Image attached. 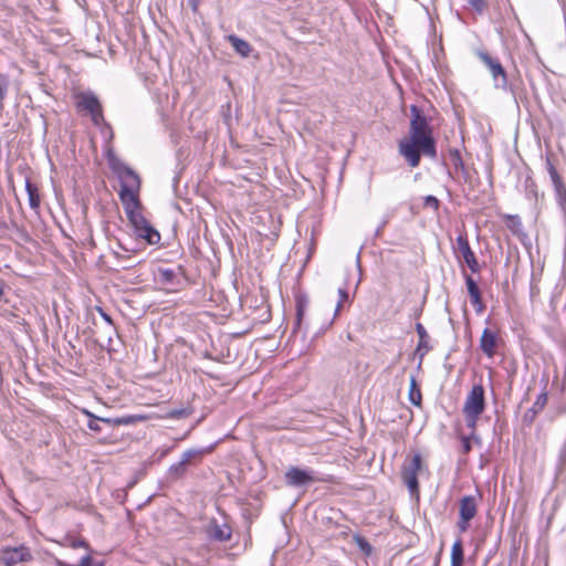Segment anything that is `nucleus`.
Listing matches in <instances>:
<instances>
[{
	"instance_id": "obj_1",
	"label": "nucleus",
	"mask_w": 566,
	"mask_h": 566,
	"mask_svg": "<svg viewBox=\"0 0 566 566\" xmlns=\"http://www.w3.org/2000/svg\"><path fill=\"white\" fill-rule=\"evenodd\" d=\"M117 174L120 181L119 198L135 234L149 244L158 243L160 241L159 232L151 227L140 212L139 176L127 166L120 167Z\"/></svg>"
},
{
	"instance_id": "obj_2",
	"label": "nucleus",
	"mask_w": 566,
	"mask_h": 566,
	"mask_svg": "<svg viewBox=\"0 0 566 566\" xmlns=\"http://www.w3.org/2000/svg\"><path fill=\"white\" fill-rule=\"evenodd\" d=\"M410 113L409 135L399 142L398 149L409 166L415 168L420 164L421 154L436 158L437 150L432 129L422 112L416 105H411Z\"/></svg>"
},
{
	"instance_id": "obj_3",
	"label": "nucleus",
	"mask_w": 566,
	"mask_h": 566,
	"mask_svg": "<svg viewBox=\"0 0 566 566\" xmlns=\"http://www.w3.org/2000/svg\"><path fill=\"white\" fill-rule=\"evenodd\" d=\"M485 409L484 389L482 385H474L468 394L464 405L463 413L465 416L467 426L472 430L475 428L479 417Z\"/></svg>"
},
{
	"instance_id": "obj_4",
	"label": "nucleus",
	"mask_w": 566,
	"mask_h": 566,
	"mask_svg": "<svg viewBox=\"0 0 566 566\" xmlns=\"http://www.w3.org/2000/svg\"><path fill=\"white\" fill-rule=\"evenodd\" d=\"M75 98L76 107L78 108V111H84L87 114H90L94 125H105L107 126V128H109V126L105 123L102 105L94 93L81 92L76 94Z\"/></svg>"
},
{
	"instance_id": "obj_5",
	"label": "nucleus",
	"mask_w": 566,
	"mask_h": 566,
	"mask_svg": "<svg viewBox=\"0 0 566 566\" xmlns=\"http://www.w3.org/2000/svg\"><path fill=\"white\" fill-rule=\"evenodd\" d=\"M422 469V459L419 453L407 459L402 465V480L412 495L419 492L418 475Z\"/></svg>"
},
{
	"instance_id": "obj_6",
	"label": "nucleus",
	"mask_w": 566,
	"mask_h": 566,
	"mask_svg": "<svg viewBox=\"0 0 566 566\" xmlns=\"http://www.w3.org/2000/svg\"><path fill=\"white\" fill-rule=\"evenodd\" d=\"M475 54L480 61L489 69L494 82V87L506 90L507 76L500 61L495 57H492L488 52L482 50H478Z\"/></svg>"
},
{
	"instance_id": "obj_7",
	"label": "nucleus",
	"mask_w": 566,
	"mask_h": 566,
	"mask_svg": "<svg viewBox=\"0 0 566 566\" xmlns=\"http://www.w3.org/2000/svg\"><path fill=\"white\" fill-rule=\"evenodd\" d=\"M31 559L32 554L24 545H20L18 547H3L0 549V560L4 566H14L18 563L30 562Z\"/></svg>"
},
{
	"instance_id": "obj_8",
	"label": "nucleus",
	"mask_w": 566,
	"mask_h": 566,
	"mask_svg": "<svg viewBox=\"0 0 566 566\" xmlns=\"http://www.w3.org/2000/svg\"><path fill=\"white\" fill-rule=\"evenodd\" d=\"M476 511L478 503L475 496L465 495L460 500V520L458 522V527L461 532H465L468 530L469 522L476 515Z\"/></svg>"
},
{
	"instance_id": "obj_9",
	"label": "nucleus",
	"mask_w": 566,
	"mask_h": 566,
	"mask_svg": "<svg viewBox=\"0 0 566 566\" xmlns=\"http://www.w3.org/2000/svg\"><path fill=\"white\" fill-rule=\"evenodd\" d=\"M454 250L458 256L463 259L473 273H478L480 271V264L474 252L470 248L467 235L460 234L457 238Z\"/></svg>"
},
{
	"instance_id": "obj_10",
	"label": "nucleus",
	"mask_w": 566,
	"mask_h": 566,
	"mask_svg": "<svg viewBox=\"0 0 566 566\" xmlns=\"http://www.w3.org/2000/svg\"><path fill=\"white\" fill-rule=\"evenodd\" d=\"M285 483L290 486H303L315 481L312 470L291 467L284 474Z\"/></svg>"
},
{
	"instance_id": "obj_11",
	"label": "nucleus",
	"mask_w": 566,
	"mask_h": 566,
	"mask_svg": "<svg viewBox=\"0 0 566 566\" xmlns=\"http://www.w3.org/2000/svg\"><path fill=\"white\" fill-rule=\"evenodd\" d=\"M496 346V335L490 328H485L480 339V347L482 352L489 357H493Z\"/></svg>"
},
{
	"instance_id": "obj_12",
	"label": "nucleus",
	"mask_w": 566,
	"mask_h": 566,
	"mask_svg": "<svg viewBox=\"0 0 566 566\" xmlns=\"http://www.w3.org/2000/svg\"><path fill=\"white\" fill-rule=\"evenodd\" d=\"M465 284L468 289V293L470 295L471 303L475 307L478 313H481L483 311V304L481 300V293L478 287V284L470 275H465Z\"/></svg>"
},
{
	"instance_id": "obj_13",
	"label": "nucleus",
	"mask_w": 566,
	"mask_h": 566,
	"mask_svg": "<svg viewBox=\"0 0 566 566\" xmlns=\"http://www.w3.org/2000/svg\"><path fill=\"white\" fill-rule=\"evenodd\" d=\"M85 413L91 417V420L87 423V427L93 431H101L99 422H105L112 426H119V424H128L129 420L127 418H98L94 417L91 412L85 411Z\"/></svg>"
},
{
	"instance_id": "obj_14",
	"label": "nucleus",
	"mask_w": 566,
	"mask_h": 566,
	"mask_svg": "<svg viewBox=\"0 0 566 566\" xmlns=\"http://www.w3.org/2000/svg\"><path fill=\"white\" fill-rule=\"evenodd\" d=\"M209 536L212 539H216L219 542H226V541L230 539V537H231V528L226 524H223V525L213 524L209 528Z\"/></svg>"
},
{
	"instance_id": "obj_15",
	"label": "nucleus",
	"mask_w": 566,
	"mask_h": 566,
	"mask_svg": "<svg viewBox=\"0 0 566 566\" xmlns=\"http://www.w3.org/2000/svg\"><path fill=\"white\" fill-rule=\"evenodd\" d=\"M229 42L232 44L233 49L238 54L243 57H248L251 53V45L243 39H240L235 35L228 36Z\"/></svg>"
},
{
	"instance_id": "obj_16",
	"label": "nucleus",
	"mask_w": 566,
	"mask_h": 566,
	"mask_svg": "<svg viewBox=\"0 0 566 566\" xmlns=\"http://www.w3.org/2000/svg\"><path fill=\"white\" fill-rule=\"evenodd\" d=\"M463 565V546L462 541L457 539L451 548V566Z\"/></svg>"
},
{
	"instance_id": "obj_17",
	"label": "nucleus",
	"mask_w": 566,
	"mask_h": 566,
	"mask_svg": "<svg viewBox=\"0 0 566 566\" xmlns=\"http://www.w3.org/2000/svg\"><path fill=\"white\" fill-rule=\"evenodd\" d=\"M25 190L29 197V205L32 209H38L40 206V196L38 193V188L29 180H25Z\"/></svg>"
},
{
	"instance_id": "obj_18",
	"label": "nucleus",
	"mask_w": 566,
	"mask_h": 566,
	"mask_svg": "<svg viewBox=\"0 0 566 566\" xmlns=\"http://www.w3.org/2000/svg\"><path fill=\"white\" fill-rule=\"evenodd\" d=\"M408 397H409V401L412 405L418 406V407L421 405L422 396H421V391L417 385L415 376L410 377V387H409Z\"/></svg>"
},
{
	"instance_id": "obj_19",
	"label": "nucleus",
	"mask_w": 566,
	"mask_h": 566,
	"mask_svg": "<svg viewBox=\"0 0 566 566\" xmlns=\"http://www.w3.org/2000/svg\"><path fill=\"white\" fill-rule=\"evenodd\" d=\"M209 451L210 449H189L182 453L180 460L188 467L190 463H192V461L200 459L206 452Z\"/></svg>"
},
{
	"instance_id": "obj_20",
	"label": "nucleus",
	"mask_w": 566,
	"mask_h": 566,
	"mask_svg": "<svg viewBox=\"0 0 566 566\" xmlns=\"http://www.w3.org/2000/svg\"><path fill=\"white\" fill-rule=\"evenodd\" d=\"M553 187L555 190L556 199L560 207L565 208L566 206V186L564 185L563 180H557L553 182Z\"/></svg>"
},
{
	"instance_id": "obj_21",
	"label": "nucleus",
	"mask_w": 566,
	"mask_h": 566,
	"mask_svg": "<svg viewBox=\"0 0 566 566\" xmlns=\"http://www.w3.org/2000/svg\"><path fill=\"white\" fill-rule=\"evenodd\" d=\"M186 470H187V464L182 463V461L179 460L177 463L172 464L169 468L168 475L170 479L176 480V479L181 478L186 473Z\"/></svg>"
},
{
	"instance_id": "obj_22",
	"label": "nucleus",
	"mask_w": 566,
	"mask_h": 566,
	"mask_svg": "<svg viewBox=\"0 0 566 566\" xmlns=\"http://www.w3.org/2000/svg\"><path fill=\"white\" fill-rule=\"evenodd\" d=\"M545 167H546V170H547V172H548V175L551 177L552 184L562 179L560 176L558 175V172H557L553 161H552L551 154L546 155Z\"/></svg>"
},
{
	"instance_id": "obj_23",
	"label": "nucleus",
	"mask_w": 566,
	"mask_h": 566,
	"mask_svg": "<svg viewBox=\"0 0 566 566\" xmlns=\"http://www.w3.org/2000/svg\"><path fill=\"white\" fill-rule=\"evenodd\" d=\"M338 296H339V300L337 302V305H336V310H335V315L338 314L340 307H342V304L344 302H347L348 301V293L346 292L345 289H338Z\"/></svg>"
},
{
	"instance_id": "obj_24",
	"label": "nucleus",
	"mask_w": 566,
	"mask_h": 566,
	"mask_svg": "<svg viewBox=\"0 0 566 566\" xmlns=\"http://www.w3.org/2000/svg\"><path fill=\"white\" fill-rule=\"evenodd\" d=\"M305 312V305L302 302L297 303L296 306V327L301 326V322Z\"/></svg>"
},
{
	"instance_id": "obj_25",
	"label": "nucleus",
	"mask_w": 566,
	"mask_h": 566,
	"mask_svg": "<svg viewBox=\"0 0 566 566\" xmlns=\"http://www.w3.org/2000/svg\"><path fill=\"white\" fill-rule=\"evenodd\" d=\"M416 331H417V334H418V336L420 338L419 346H421L423 340L428 337V333H427L426 328L423 327V325L420 324V323L416 324Z\"/></svg>"
},
{
	"instance_id": "obj_26",
	"label": "nucleus",
	"mask_w": 566,
	"mask_h": 566,
	"mask_svg": "<svg viewBox=\"0 0 566 566\" xmlns=\"http://www.w3.org/2000/svg\"><path fill=\"white\" fill-rule=\"evenodd\" d=\"M96 311L99 313L101 317L109 325V327L114 331V323L112 317L103 311L102 307H96Z\"/></svg>"
},
{
	"instance_id": "obj_27",
	"label": "nucleus",
	"mask_w": 566,
	"mask_h": 566,
	"mask_svg": "<svg viewBox=\"0 0 566 566\" xmlns=\"http://www.w3.org/2000/svg\"><path fill=\"white\" fill-rule=\"evenodd\" d=\"M424 202L428 207H431L433 209H438L439 207V200L434 196H427L424 198Z\"/></svg>"
},
{
	"instance_id": "obj_28",
	"label": "nucleus",
	"mask_w": 566,
	"mask_h": 566,
	"mask_svg": "<svg viewBox=\"0 0 566 566\" xmlns=\"http://www.w3.org/2000/svg\"><path fill=\"white\" fill-rule=\"evenodd\" d=\"M189 412L186 409H176L170 412V416L174 418H184L187 417Z\"/></svg>"
},
{
	"instance_id": "obj_29",
	"label": "nucleus",
	"mask_w": 566,
	"mask_h": 566,
	"mask_svg": "<svg viewBox=\"0 0 566 566\" xmlns=\"http://www.w3.org/2000/svg\"><path fill=\"white\" fill-rule=\"evenodd\" d=\"M70 545L73 548L86 547V543L82 539H71Z\"/></svg>"
},
{
	"instance_id": "obj_30",
	"label": "nucleus",
	"mask_w": 566,
	"mask_h": 566,
	"mask_svg": "<svg viewBox=\"0 0 566 566\" xmlns=\"http://www.w3.org/2000/svg\"><path fill=\"white\" fill-rule=\"evenodd\" d=\"M200 0H188V4L190 6L193 12L198 11Z\"/></svg>"
},
{
	"instance_id": "obj_31",
	"label": "nucleus",
	"mask_w": 566,
	"mask_h": 566,
	"mask_svg": "<svg viewBox=\"0 0 566 566\" xmlns=\"http://www.w3.org/2000/svg\"><path fill=\"white\" fill-rule=\"evenodd\" d=\"M559 459L562 462H566V441L564 442V444L560 449Z\"/></svg>"
},
{
	"instance_id": "obj_32",
	"label": "nucleus",
	"mask_w": 566,
	"mask_h": 566,
	"mask_svg": "<svg viewBox=\"0 0 566 566\" xmlns=\"http://www.w3.org/2000/svg\"><path fill=\"white\" fill-rule=\"evenodd\" d=\"M462 443H463L464 452L468 453L471 450V444H470L469 438H463Z\"/></svg>"
},
{
	"instance_id": "obj_33",
	"label": "nucleus",
	"mask_w": 566,
	"mask_h": 566,
	"mask_svg": "<svg viewBox=\"0 0 566 566\" xmlns=\"http://www.w3.org/2000/svg\"><path fill=\"white\" fill-rule=\"evenodd\" d=\"M360 548H361L364 552H366L367 554H369V553H370V551H371L370 545H369L368 543H366V542H361V543H360Z\"/></svg>"
},
{
	"instance_id": "obj_34",
	"label": "nucleus",
	"mask_w": 566,
	"mask_h": 566,
	"mask_svg": "<svg viewBox=\"0 0 566 566\" xmlns=\"http://www.w3.org/2000/svg\"><path fill=\"white\" fill-rule=\"evenodd\" d=\"M545 401H546V397H545V395H543V396H541V397L537 399L536 405H541V406H543V405L545 403Z\"/></svg>"
}]
</instances>
